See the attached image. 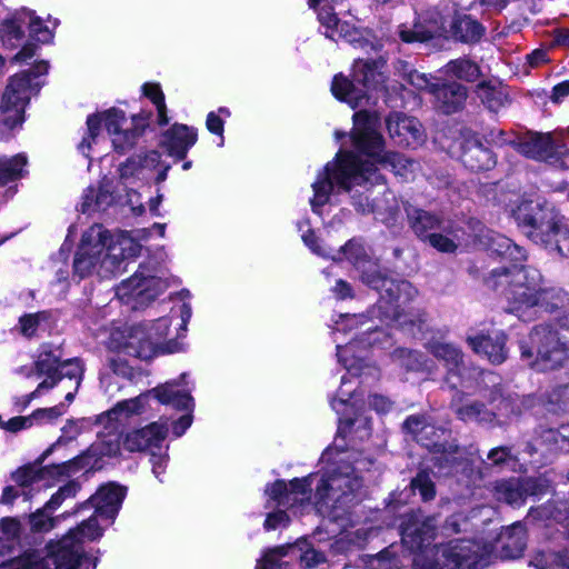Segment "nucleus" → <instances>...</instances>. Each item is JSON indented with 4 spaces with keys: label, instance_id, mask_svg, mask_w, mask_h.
Instances as JSON below:
<instances>
[{
    "label": "nucleus",
    "instance_id": "obj_1",
    "mask_svg": "<svg viewBox=\"0 0 569 569\" xmlns=\"http://www.w3.org/2000/svg\"><path fill=\"white\" fill-rule=\"evenodd\" d=\"M507 290L505 311L521 321L535 320V315H555L569 306V292L560 287H545L543 276L538 269H527L513 277Z\"/></svg>",
    "mask_w": 569,
    "mask_h": 569
},
{
    "label": "nucleus",
    "instance_id": "obj_2",
    "mask_svg": "<svg viewBox=\"0 0 569 569\" xmlns=\"http://www.w3.org/2000/svg\"><path fill=\"white\" fill-rule=\"evenodd\" d=\"M353 268L359 273L360 281L379 293L376 303L379 318L407 323V320H402V307L413 300L418 293L411 282L391 278L381 267L379 259L370 254Z\"/></svg>",
    "mask_w": 569,
    "mask_h": 569
},
{
    "label": "nucleus",
    "instance_id": "obj_3",
    "mask_svg": "<svg viewBox=\"0 0 569 569\" xmlns=\"http://www.w3.org/2000/svg\"><path fill=\"white\" fill-rule=\"evenodd\" d=\"M151 118L152 111L141 110L130 117L131 127L123 129L127 116L122 109L111 107L102 112L91 113L87 117V136L82 138L80 147L90 148L100 134L102 123H104L107 132L112 137L113 151L121 156L126 154L136 148L147 129L150 128Z\"/></svg>",
    "mask_w": 569,
    "mask_h": 569
},
{
    "label": "nucleus",
    "instance_id": "obj_4",
    "mask_svg": "<svg viewBox=\"0 0 569 569\" xmlns=\"http://www.w3.org/2000/svg\"><path fill=\"white\" fill-rule=\"evenodd\" d=\"M48 61L40 60L31 69L9 77L0 101L1 122L6 128L13 130L22 126L31 94L40 90V84L33 80L48 73Z\"/></svg>",
    "mask_w": 569,
    "mask_h": 569
},
{
    "label": "nucleus",
    "instance_id": "obj_5",
    "mask_svg": "<svg viewBox=\"0 0 569 569\" xmlns=\"http://www.w3.org/2000/svg\"><path fill=\"white\" fill-rule=\"evenodd\" d=\"M490 563L491 555L470 539L433 545L429 556L415 559V565L420 569H486Z\"/></svg>",
    "mask_w": 569,
    "mask_h": 569
},
{
    "label": "nucleus",
    "instance_id": "obj_6",
    "mask_svg": "<svg viewBox=\"0 0 569 569\" xmlns=\"http://www.w3.org/2000/svg\"><path fill=\"white\" fill-rule=\"evenodd\" d=\"M520 357L540 370H553L569 356V347L551 322L536 325L527 339L518 341Z\"/></svg>",
    "mask_w": 569,
    "mask_h": 569
},
{
    "label": "nucleus",
    "instance_id": "obj_7",
    "mask_svg": "<svg viewBox=\"0 0 569 569\" xmlns=\"http://www.w3.org/2000/svg\"><path fill=\"white\" fill-rule=\"evenodd\" d=\"M487 247L493 254L499 257L502 261L509 262V267H498L492 269L485 278L483 284L489 289L501 296L506 297L507 290L513 282L516 273L527 269H535L527 266L528 252L526 248L517 244L510 238L487 230Z\"/></svg>",
    "mask_w": 569,
    "mask_h": 569
},
{
    "label": "nucleus",
    "instance_id": "obj_8",
    "mask_svg": "<svg viewBox=\"0 0 569 569\" xmlns=\"http://www.w3.org/2000/svg\"><path fill=\"white\" fill-rule=\"evenodd\" d=\"M336 181L338 192H350L355 186L386 183L385 176L373 161H366L358 153L339 149L335 158L326 163Z\"/></svg>",
    "mask_w": 569,
    "mask_h": 569
},
{
    "label": "nucleus",
    "instance_id": "obj_9",
    "mask_svg": "<svg viewBox=\"0 0 569 569\" xmlns=\"http://www.w3.org/2000/svg\"><path fill=\"white\" fill-rule=\"evenodd\" d=\"M517 226L533 243L541 246L562 217L548 202L523 200L513 211Z\"/></svg>",
    "mask_w": 569,
    "mask_h": 569
},
{
    "label": "nucleus",
    "instance_id": "obj_10",
    "mask_svg": "<svg viewBox=\"0 0 569 569\" xmlns=\"http://www.w3.org/2000/svg\"><path fill=\"white\" fill-rule=\"evenodd\" d=\"M399 530L403 546L415 553V558L429 556L428 548L437 538L436 516H425L421 508H411L400 517Z\"/></svg>",
    "mask_w": 569,
    "mask_h": 569
},
{
    "label": "nucleus",
    "instance_id": "obj_11",
    "mask_svg": "<svg viewBox=\"0 0 569 569\" xmlns=\"http://www.w3.org/2000/svg\"><path fill=\"white\" fill-rule=\"evenodd\" d=\"M33 366L38 377H46L38 385V389H53L63 378L73 380L77 382V388H79L84 372L81 359L62 360L60 353L52 349L41 350Z\"/></svg>",
    "mask_w": 569,
    "mask_h": 569
},
{
    "label": "nucleus",
    "instance_id": "obj_12",
    "mask_svg": "<svg viewBox=\"0 0 569 569\" xmlns=\"http://www.w3.org/2000/svg\"><path fill=\"white\" fill-rule=\"evenodd\" d=\"M452 148L462 166L471 172L489 171L497 164V154L483 143L480 133L470 128L459 131Z\"/></svg>",
    "mask_w": 569,
    "mask_h": 569
},
{
    "label": "nucleus",
    "instance_id": "obj_13",
    "mask_svg": "<svg viewBox=\"0 0 569 569\" xmlns=\"http://www.w3.org/2000/svg\"><path fill=\"white\" fill-rule=\"evenodd\" d=\"M353 127L349 139L353 152L366 161L376 162L385 150V138L377 130L372 116L367 110H360L352 116Z\"/></svg>",
    "mask_w": 569,
    "mask_h": 569
},
{
    "label": "nucleus",
    "instance_id": "obj_14",
    "mask_svg": "<svg viewBox=\"0 0 569 569\" xmlns=\"http://www.w3.org/2000/svg\"><path fill=\"white\" fill-rule=\"evenodd\" d=\"M187 377L183 372L178 379L158 385L149 391L161 405L172 406L178 411H186L179 419L172 422V433L181 437L192 423V411L194 409V399L189 391L178 390Z\"/></svg>",
    "mask_w": 569,
    "mask_h": 569
},
{
    "label": "nucleus",
    "instance_id": "obj_15",
    "mask_svg": "<svg viewBox=\"0 0 569 569\" xmlns=\"http://www.w3.org/2000/svg\"><path fill=\"white\" fill-rule=\"evenodd\" d=\"M46 559L54 569H79L87 558L83 541L78 539L74 531H68L58 540H50L46 545Z\"/></svg>",
    "mask_w": 569,
    "mask_h": 569
},
{
    "label": "nucleus",
    "instance_id": "obj_16",
    "mask_svg": "<svg viewBox=\"0 0 569 569\" xmlns=\"http://www.w3.org/2000/svg\"><path fill=\"white\" fill-rule=\"evenodd\" d=\"M402 429L430 452H447V441L443 439L445 429L431 422L426 415L408 416L402 423Z\"/></svg>",
    "mask_w": 569,
    "mask_h": 569
},
{
    "label": "nucleus",
    "instance_id": "obj_17",
    "mask_svg": "<svg viewBox=\"0 0 569 569\" xmlns=\"http://www.w3.org/2000/svg\"><path fill=\"white\" fill-rule=\"evenodd\" d=\"M127 491L126 486L116 481L102 483L88 500L79 505L78 510L93 507L94 513L99 517L113 521L122 507Z\"/></svg>",
    "mask_w": 569,
    "mask_h": 569
},
{
    "label": "nucleus",
    "instance_id": "obj_18",
    "mask_svg": "<svg viewBox=\"0 0 569 569\" xmlns=\"http://www.w3.org/2000/svg\"><path fill=\"white\" fill-rule=\"evenodd\" d=\"M511 147L521 156L538 161H548L563 156L565 144H557L550 132H529L517 137L511 142Z\"/></svg>",
    "mask_w": 569,
    "mask_h": 569
},
{
    "label": "nucleus",
    "instance_id": "obj_19",
    "mask_svg": "<svg viewBox=\"0 0 569 569\" xmlns=\"http://www.w3.org/2000/svg\"><path fill=\"white\" fill-rule=\"evenodd\" d=\"M197 141V128L174 122L161 132L158 146L174 162H179L187 158L188 152Z\"/></svg>",
    "mask_w": 569,
    "mask_h": 569
},
{
    "label": "nucleus",
    "instance_id": "obj_20",
    "mask_svg": "<svg viewBox=\"0 0 569 569\" xmlns=\"http://www.w3.org/2000/svg\"><path fill=\"white\" fill-rule=\"evenodd\" d=\"M385 62L377 59H357L351 67L350 77L355 78L360 89H363L362 97L368 103L373 94L387 91V76L381 68Z\"/></svg>",
    "mask_w": 569,
    "mask_h": 569
},
{
    "label": "nucleus",
    "instance_id": "obj_21",
    "mask_svg": "<svg viewBox=\"0 0 569 569\" xmlns=\"http://www.w3.org/2000/svg\"><path fill=\"white\" fill-rule=\"evenodd\" d=\"M428 349L435 358L443 361L447 367L445 383L457 395H462L459 390L463 387L465 363L462 351L452 343L441 341L429 342Z\"/></svg>",
    "mask_w": 569,
    "mask_h": 569
},
{
    "label": "nucleus",
    "instance_id": "obj_22",
    "mask_svg": "<svg viewBox=\"0 0 569 569\" xmlns=\"http://www.w3.org/2000/svg\"><path fill=\"white\" fill-rule=\"evenodd\" d=\"M508 336L502 330L479 332L467 337L470 349L492 365H501L508 358Z\"/></svg>",
    "mask_w": 569,
    "mask_h": 569
},
{
    "label": "nucleus",
    "instance_id": "obj_23",
    "mask_svg": "<svg viewBox=\"0 0 569 569\" xmlns=\"http://www.w3.org/2000/svg\"><path fill=\"white\" fill-rule=\"evenodd\" d=\"M168 436L166 423L151 422L143 428L133 429L126 433L122 439V447L129 452H142L153 449H161Z\"/></svg>",
    "mask_w": 569,
    "mask_h": 569
},
{
    "label": "nucleus",
    "instance_id": "obj_24",
    "mask_svg": "<svg viewBox=\"0 0 569 569\" xmlns=\"http://www.w3.org/2000/svg\"><path fill=\"white\" fill-rule=\"evenodd\" d=\"M430 92L437 100V107L443 114H452L460 111L468 97L467 88L456 81L432 83Z\"/></svg>",
    "mask_w": 569,
    "mask_h": 569
},
{
    "label": "nucleus",
    "instance_id": "obj_25",
    "mask_svg": "<svg viewBox=\"0 0 569 569\" xmlns=\"http://www.w3.org/2000/svg\"><path fill=\"white\" fill-rule=\"evenodd\" d=\"M387 128L390 136L399 144L411 147L423 141V132L417 119L405 114H397L396 120L388 119Z\"/></svg>",
    "mask_w": 569,
    "mask_h": 569
},
{
    "label": "nucleus",
    "instance_id": "obj_26",
    "mask_svg": "<svg viewBox=\"0 0 569 569\" xmlns=\"http://www.w3.org/2000/svg\"><path fill=\"white\" fill-rule=\"evenodd\" d=\"M405 210L410 229L421 241H426L433 231L441 228L442 219L437 213L413 206L406 207Z\"/></svg>",
    "mask_w": 569,
    "mask_h": 569
},
{
    "label": "nucleus",
    "instance_id": "obj_27",
    "mask_svg": "<svg viewBox=\"0 0 569 569\" xmlns=\"http://www.w3.org/2000/svg\"><path fill=\"white\" fill-rule=\"evenodd\" d=\"M153 277H144L137 272L123 280L119 287L122 297L133 298L137 303H150L158 297V292L151 288Z\"/></svg>",
    "mask_w": 569,
    "mask_h": 569
},
{
    "label": "nucleus",
    "instance_id": "obj_28",
    "mask_svg": "<svg viewBox=\"0 0 569 569\" xmlns=\"http://www.w3.org/2000/svg\"><path fill=\"white\" fill-rule=\"evenodd\" d=\"M505 541L500 548V557L503 560H516L523 556L527 548L528 533L520 522H513L503 532Z\"/></svg>",
    "mask_w": 569,
    "mask_h": 569
},
{
    "label": "nucleus",
    "instance_id": "obj_29",
    "mask_svg": "<svg viewBox=\"0 0 569 569\" xmlns=\"http://www.w3.org/2000/svg\"><path fill=\"white\" fill-rule=\"evenodd\" d=\"M330 90L337 100L348 103L352 109L366 103L362 97L363 89L359 88L355 78H349L341 72L333 76Z\"/></svg>",
    "mask_w": 569,
    "mask_h": 569
},
{
    "label": "nucleus",
    "instance_id": "obj_30",
    "mask_svg": "<svg viewBox=\"0 0 569 569\" xmlns=\"http://www.w3.org/2000/svg\"><path fill=\"white\" fill-rule=\"evenodd\" d=\"M486 27L471 14L457 17L451 23L453 38L466 44L479 43L486 36Z\"/></svg>",
    "mask_w": 569,
    "mask_h": 569
},
{
    "label": "nucleus",
    "instance_id": "obj_31",
    "mask_svg": "<svg viewBox=\"0 0 569 569\" xmlns=\"http://www.w3.org/2000/svg\"><path fill=\"white\" fill-rule=\"evenodd\" d=\"M26 8L12 12L0 24V39L3 46L17 48L26 37Z\"/></svg>",
    "mask_w": 569,
    "mask_h": 569
},
{
    "label": "nucleus",
    "instance_id": "obj_32",
    "mask_svg": "<svg viewBox=\"0 0 569 569\" xmlns=\"http://www.w3.org/2000/svg\"><path fill=\"white\" fill-rule=\"evenodd\" d=\"M51 471H53L54 479H61L63 477H68L71 473L79 472L82 469L88 470H101L102 463H100L99 460L93 458L92 453L90 452V448L86 449L78 456L63 461L61 463H52L51 465Z\"/></svg>",
    "mask_w": 569,
    "mask_h": 569
},
{
    "label": "nucleus",
    "instance_id": "obj_33",
    "mask_svg": "<svg viewBox=\"0 0 569 569\" xmlns=\"http://www.w3.org/2000/svg\"><path fill=\"white\" fill-rule=\"evenodd\" d=\"M116 349L139 359L150 358L153 351L152 342L138 328H130L128 336L123 337V340L116 346Z\"/></svg>",
    "mask_w": 569,
    "mask_h": 569
},
{
    "label": "nucleus",
    "instance_id": "obj_34",
    "mask_svg": "<svg viewBox=\"0 0 569 569\" xmlns=\"http://www.w3.org/2000/svg\"><path fill=\"white\" fill-rule=\"evenodd\" d=\"M99 246L89 247L84 244V240H81L74 259H73V273L79 279L89 277L100 260L101 249H97Z\"/></svg>",
    "mask_w": 569,
    "mask_h": 569
},
{
    "label": "nucleus",
    "instance_id": "obj_35",
    "mask_svg": "<svg viewBox=\"0 0 569 569\" xmlns=\"http://www.w3.org/2000/svg\"><path fill=\"white\" fill-rule=\"evenodd\" d=\"M493 492L497 500L511 506H521L526 501L522 481L519 478L511 477L497 480L493 486Z\"/></svg>",
    "mask_w": 569,
    "mask_h": 569
},
{
    "label": "nucleus",
    "instance_id": "obj_36",
    "mask_svg": "<svg viewBox=\"0 0 569 569\" xmlns=\"http://www.w3.org/2000/svg\"><path fill=\"white\" fill-rule=\"evenodd\" d=\"M296 547V545L286 543L264 549L254 569H291L290 563L282 558L295 552Z\"/></svg>",
    "mask_w": 569,
    "mask_h": 569
},
{
    "label": "nucleus",
    "instance_id": "obj_37",
    "mask_svg": "<svg viewBox=\"0 0 569 569\" xmlns=\"http://www.w3.org/2000/svg\"><path fill=\"white\" fill-rule=\"evenodd\" d=\"M432 476L433 472L431 469H419L408 485L411 496L418 493L422 502H430L435 500L437 496V486Z\"/></svg>",
    "mask_w": 569,
    "mask_h": 569
},
{
    "label": "nucleus",
    "instance_id": "obj_38",
    "mask_svg": "<svg viewBox=\"0 0 569 569\" xmlns=\"http://www.w3.org/2000/svg\"><path fill=\"white\" fill-rule=\"evenodd\" d=\"M538 439L549 451L569 452V423H561L558 428H541Z\"/></svg>",
    "mask_w": 569,
    "mask_h": 569
},
{
    "label": "nucleus",
    "instance_id": "obj_39",
    "mask_svg": "<svg viewBox=\"0 0 569 569\" xmlns=\"http://www.w3.org/2000/svg\"><path fill=\"white\" fill-rule=\"evenodd\" d=\"M391 359L407 372H423L427 370L428 359L418 350L399 347L391 352Z\"/></svg>",
    "mask_w": 569,
    "mask_h": 569
},
{
    "label": "nucleus",
    "instance_id": "obj_40",
    "mask_svg": "<svg viewBox=\"0 0 569 569\" xmlns=\"http://www.w3.org/2000/svg\"><path fill=\"white\" fill-rule=\"evenodd\" d=\"M51 465L48 466H38L27 463L19 467L16 471L11 473V479L22 488L29 487L34 482L43 480L46 478L54 479L53 471H51Z\"/></svg>",
    "mask_w": 569,
    "mask_h": 569
},
{
    "label": "nucleus",
    "instance_id": "obj_41",
    "mask_svg": "<svg viewBox=\"0 0 569 569\" xmlns=\"http://www.w3.org/2000/svg\"><path fill=\"white\" fill-rule=\"evenodd\" d=\"M27 163L28 159L23 153L0 159V187L23 178L28 173L24 169Z\"/></svg>",
    "mask_w": 569,
    "mask_h": 569
},
{
    "label": "nucleus",
    "instance_id": "obj_42",
    "mask_svg": "<svg viewBox=\"0 0 569 569\" xmlns=\"http://www.w3.org/2000/svg\"><path fill=\"white\" fill-rule=\"evenodd\" d=\"M335 188H337L336 181L325 166L323 171L318 174L317 180L312 183L313 198L310 200L312 211L316 212L318 207H323L329 202Z\"/></svg>",
    "mask_w": 569,
    "mask_h": 569
},
{
    "label": "nucleus",
    "instance_id": "obj_43",
    "mask_svg": "<svg viewBox=\"0 0 569 569\" xmlns=\"http://www.w3.org/2000/svg\"><path fill=\"white\" fill-rule=\"evenodd\" d=\"M476 93L486 108L493 112L503 107L507 100V94L502 89L492 84L490 80L480 81L476 87Z\"/></svg>",
    "mask_w": 569,
    "mask_h": 569
},
{
    "label": "nucleus",
    "instance_id": "obj_44",
    "mask_svg": "<svg viewBox=\"0 0 569 569\" xmlns=\"http://www.w3.org/2000/svg\"><path fill=\"white\" fill-rule=\"evenodd\" d=\"M546 250L557 252L562 258H569V227L560 220L552 233L541 244Z\"/></svg>",
    "mask_w": 569,
    "mask_h": 569
},
{
    "label": "nucleus",
    "instance_id": "obj_45",
    "mask_svg": "<svg viewBox=\"0 0 569 569\" xmlns=\"http://www.w3.org/2000/svg\"><path fill=\"white\" fill-rule=\"evenodd\" d=\"M26 26L29 37L37 42L47 44L52 42L54 38L53 30L44 23V21L36 14L33 10L26 8Z\"/></svg>",
    "mask_w": 569,
    "mask_h": 569
},
{
    "label": "nucleus",
    "instance_id": "obj_46",
    "mask_svg": "<svg viewBox=\"0 0 569 569\" xmlns=\"http://www.w3.org/2000/svg\"><path fill=\"white\" fill-rule=\"evenodd\" d=\"M447 67L450 74L467 82H475L481 77L479 64L468 58L451 60Z\"/></svg>",
    "mask_w": 569,
    "mask_h": 569
},
{
    "label": "nucleus",
    "instance_id": "obj_47",
    "mask_svg": "<svg viewBox=\"0 0 569 569\" xmlns=\"http://www.w3.org/2000/svg\"><path fill=\"white\" fill-rule=\"evenodd\" d=\"M160 158L161 154L158 150H151L144 157H129L120 163L119 174L122 179L131 178L143 168L146 162L157 166L160 163Z\"/></svg>",
    "mask_w": 569,
    "mask_h": 569
},
{
    "label": "nucleus",
    "instance_id": "obj_48",
    "mask_svg": "<svg viewBox=\"0 0 569 569\" xmlns=\"http://www.w3.org/2000/svg\"><path fill=\"white\" fill-rule=\"evenodd\" d=\"M369 253L362 241L357 238L349 239L343 246L340 247L338 256L331 257L333 261H342L346 259L352 267L365 259Z\"/></svg>",
    "mask_w": 569,
    "mask_h": 569
},
{
    "label": "nucleus",
    "instance_id": "obj_49",
    "mask_svg": "<svg viewBox=\"0 0 569 569\" xmlns=\"http://www.w3.org/2000/svg\"><path fill=\"white\" fill-rule=\"evenodd\" d=\"M296 550L299 551V561L302 569H312L327 561L325 553L317 550L307 540L297 541Z\"/></svg>",
    "mask_w": 569,
    "mask_h": 569
},
{
    "label": "nucleus",
    "instance_id": "obj_50",
    "mask_svg": "<svg viewBox=\"0 0 569 569\" xmlns=\"http://www.w3.org/2000/svg\"><path fill=\"white\" fill-rule=\"evenodd\" d=\"M412 161L406 158L402 153L397 151H386L381 153L379 159L375 162V166H381L383 168H390L395 174L403 176Z\"/></svg>",
    "mask_w": 569,
    "mask_h": 569
},
{
    "label": "nucleus",
    "instance_id": "obj_51",
    "mask_svg": "<svg viewBox=\"0 0 569 569\" xmlns=\"http://www.w3.org/2000/svg\"><path fill=\"white\" fill-rule=\"evenodd\" d=\"M121 445L119 438H102L99 441L92 443L90 448V452L93 458L100 461L103 465V457L116 458L121 453Z\"/></svg>",
    "mask_w": 569,
    "mask_h": 569
},
{
    "label": "nucleus",
    "instance_id": "obj_52",
    "mask_svg": "<svg viewBox=\"0 0 569 569\" xmlns=\"http://www.w3.org/2000/svg\"><path fill=\"white\" fill-rule=\"evenodd\" d=\"M50 319L51 312L48 310L24 313L19 318L20 333L26 338H32L36 336L39 325Z\"/></svg>",
    "mask_w": 569,
    "mask_h": 569
},
{
    "label": "nucleus",
    "instance_id": "obj_53",
    "mask_svg": "<svg viewBox=\"0 0 569 569\" xmlns=\"http://www.w3.org/2000/svg\"><path fill=\"white\" fill-rule=\"evenodd\" d=\"M546 403L552 411H569V383L557 385L547 391Z\"/></svg>",
    "mask_w": 569,
    "mask_h": 569
},
{
    "label": "nucleus",
    "instance_id": "obj_54",
    "mask_svg": "<svg viewBox=\"0 0 569 569\" xmlns=\"http://www.w3.org/2000/svg\"><path fill=\"white\" fill-rule=\"evenodd\" d=\"M489 413L486 405L480 401H473L468 405L460 406L456 409V416L458 419L468 421H480L485 419V415Z\"/></svg>",
    "mask_w": 569,
    "mask_h": 569
},
{
    "label": "nucleus",
    "instance_id": "obj_55",
    "mask_svg": "<svg viewBox=\"0 0 569 569\" xmlns=\"http://www.w3.org/2000/svg\"><path fill=\"white\" fill-rule=\"evenodd\" d=\"M10 565L14 566L12 569H51L46 558H40L30 551L10 560Z\"/></svg>",
    "mask_w": 569,
    "mask_h": 569
},
{
    "label": "nucleus",
    "instance_id": "obj_56",
    "mask_svg": "<svg viewBox=\"0 0 569 569\" xmlns=\"http://www.w3.org/2000/svg\"><path fill=\"white\" fill-rule=\"evenodd\" d=\"M69 531H74L78 539H81L82 541L83 538H88L90 541H96L103 536V529L100 527L94 516L83 520L77 528L70 529Z\"/></svg>",
    "mask_w": 569,
    "mask_h": 569
},
{
    "label": "nucleus",
    "instance_id": "obj_57",
    "mask_svg": "<svg viewBox=\"0 0 569 569\" xmlns=\"http://www.w3.org/2000/svg\"><path fill=\"white\" fill-rule=\"evenodd\" d=\"M46 508H39L28 516L30 530L32 532H47L53 527V519L46 513Z\"/></svg>",
    "mask_w": 569,
    "mask_h": 569
},
{
    "label": "nucleus",
    "instance_id": "obj_58",
    "mask_svg": "<svg viewBox=\"0 0 569 569\" xmlns=\"http://www.w3.org/2000/svg\"><path fill=\"white\" fill-rule=\"evenodd\" d=\"M264 492L277 505H284L289 500V488L283 479L268 483Z\"/></svg>",
    "mask_w": 569,
    "mask_h": 569
},
{
    "label": "nucleus",
    "instance_id": "obj_59",
    "mask_svg": "<svg viewBox=\"0 0 569 569\" xmlns=\"http://www.w3.org/2000/svg\"><path fill=\"white\" fill-rule=\"evenodd\" d=\"M399 39L405 43H415V42H428L432 40L436 36V32H415L412 28H409L406 23H401L398 30Z\"/></svg>",
    "mask_w": 569,
    "mask_h": 569
},
{
    "label": "nucleus",
    "instance_id": "obj_60",
    "mask_svg": "<svg viewBox=\"0 0 569 569\" xmlns=\"http://www.w3.org/2000/svg\"><path fill=\"white\" fill-rule=\"evenodd\" d=\"M312 478L313 473H310L302 478L291 479L289 483H287L289 488V495H300L307 500H309L312 493Z\"/></svg>",
    "mask_w": 569,
    "mask_h": 569
},
{
    "label": "nucleus",
    "instance_id": "obj_61",
    "mask_svg": "<svg viewBox=\"0 0 569 569\" xmlns=\"http://www.w3.org/2000/svg\"><path fill=\"white\" fill-rule=\"evenodd\" d=\"M425 242L442 253H453L458 249V244L451 238L437 231H433Z\"/></svg>",
    "mask_w": 569,
    "mask_h": 569
},
{
    "label": "nucleus",
    "instance_id": "obj_62",
    "mask_svg": "<svg viewBox=\"0 0 569 569\" xmlns=\"http://www.w3.org/2000/svg\"><path fill=\"white\" fill-rule=\"evenodd\" d=\"M108 368L118 377L133 380L136 377V372L133 367H131L128 360L122 359L120 357H111L108 359Z\"/></svg>",
    "mask_w": 569,
    "mask_h": 569
},
{
    "label": "nucleus",
    "instance_id": "obj_63",
    "mask_svg": "<svg viewBox=\"0 0 569 569\" xmlns=\"http://www.w3.org/2000/svg\"><path fill=\"white\" fill-rule=\"evenodd\" d=\"M318 20L321 27L325 28L322 33L326 36V38L335 39V36L338 31V24L340 22L337 13L332 11H321L318 14Z\"/></svg>",
    "mask_w": 569,
    "mask_h": 569
},
{
    "label": "nucleus",
    "instance_id": "obj_64",
    "mask_svg": "<svg viewBox=\"0 0 569 569\" xmlns=\"http://www.w3.org/2000/svg\"><path fill=\"white\" fill-rule=\"evenodd\" d=\"M521 481H522L523 493H525L526 499L529 496L540 497L547 492V489H548L547 481H545L540 478L529 477L526 479H521Z\"/></svg>",
    "mask_w": 569,
    "mask_h": 569
}]
</instances>
